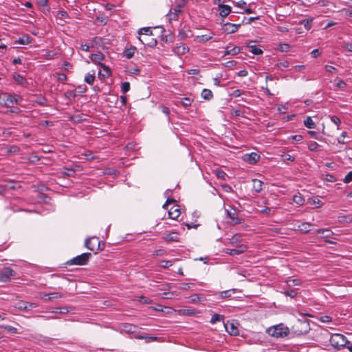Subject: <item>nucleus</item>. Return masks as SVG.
<instances>
[{"label": "nucleus", "instance_id": "obj_33", "mask_svg": "<svg viewBox=\"0 0 352 352\" xmlns=\"http://www.w3.org/2000/svg\"><path fill=\"white\" fill-rule=\"evenodd\" d=\"M212 38V34L197 36L195 40L199 43H205Z\"/></svg>", "mask_w": 352, "mask_h": 352}, {"label": "nucleus", "instance_id": "obj_28", "mask_svg": "<svg viewBox=\"0 0 352 352\" xmlns=\"http://www.w3.org/2000/svg\"><path fill=\"white\" fill-rule=\"evenodd\" d=\"M197 313V311L195 309H183L179 310V314L182 316H192L195 315Z\"/></svg>", "mask_w": 352, "mask_h": 352}, {"label": "nucleus", "instance_id": "obj_41", "mask_svg": "<svg viewBox=\"0 0 352 352\" xmlns=\"http://www.w3.org/2000/svg\"><path fill=\"white\" fill-rule=\"evenodd\" d=\"M138 34H144L146 36H151L153 34L152 30L150 27L142 28L138 30Z\"/></svg>", "mask_w": 352, "mask_h": 352}, {"label": "nucleus", "instance_id": "obj_4", "mask_svg": "<svg viewBox=\"0 0 352 352\" xmlns=\"http://www.w3.org/2000/svg\"><path fill=\"white\" fill-rule=\"evenodd\" d=\"M85 245L89 250L91 251H96V252L102 250L104 246V244L102 243L97 237L87 239L85 240Z\"/></svg>", "mask_w": 352, "mask_h": 352}, {"label": "nucleus", "instance_id": "obj_48", "mask_svg": "<svg viewBox=\"0 0 352 352\" xmlns=\"http://www.w3.org/2000/svg\"><path fill=\"white\" fill-rule=\"evenodd\" d=\"M2 327L8 332V333H17V329L14 327H12V326H10V325H4V326H2Z\"/></svg>", "mask_w": 352, "mask_h": 352}, {"label": "nucleus", "instance_id": "obj_36", "mask_svg": "<svg viewBox=\"0 0 352 352\" xmlns=\"http://www.w3.org/2000/svg\"><path fill=\"white\" fill-rule=\"evenodd\" d=\"M240 52V48L239 47H234L231 49H228V47H226V50L224 53V56L226 55H236Z\"/></svg>", "mask_w": 352, "mask_h": 352}, {"label": "nucleus", "instance_id": "obj_13", "mask_svg": "<svg viewBox=\"0 0 352 352\" xmlns=\"http://www.w3.org/2000/svg\"><path fill=\"white\" fill-rule=\"evenodd\" d=\"M120 330L123 332L127 333H135L137 332L138 327L129 324V323H123L120 325Z\"/></svg>", "mask_w": 352, "mask_h": 352}, {"label": "nucleus", "instance_id": "obj_2", "mask_svg": "<svg viewBox=\"0 0 352 352\" xmlns=\"http://www.w3.org/2000/svg\"><path fill=\"white\" fill-rule=\"evenodd\" d=\"M266 332L270 336L276 338H285L289 333V329L283 323L272 326L267 329Z\"/></svg>", "mask_w": 352, "mask_h": 352}, {"label": "nucleus", "instance_id": "obj_15", "mask_svg": "<svg viewBox=\"0 0 352 352\" xmlns=\"http://www.w3.org/2000/svg\"><path fill=\"white\" fill-rule=\"evenodd\" d=\"M247 47L250 49V52L254 55H260L263 54V50L258 47L255 44L254 41H250L247 43Z\"/></svg>", "mask_w": 352, "mask_h": 352}, {"label": "nucleus", "instance_id": "obj_47", "mask_svg": "<svg viewBox=\"0 0 352 352\" xmlns=\"http://www.w3.org/2000/svg\"><path fill=\"white\" fill-rule=\"evenodd\" d=\"M76 170H78V168H64V171H63V174L67 175V176H69V177H74L75 172H76Z\"/></svg>", "mask_w": 352, "mask_h": 352}, {"label": "nucleus", "instance_id": "obj_27", "mask_svg": "<svg viewBox=\"0 0 352 352\" xmlns=\"http://www.w3.org/2000/svg\"><path fill=\"white\" fill-rule=\"evenodd\" d=\"M252 189L256 192H260L262 190L263 182L258 179L252 180Z\"/></svg>", "mask_w": 352, "mask_h": 352}, {"label": "nucleus", "instance_id": "obj_37", "mask_svg": "<svg viewBox=\"0 0 352 352\" xmlns=\"http://www.w3.org/2000/svg\"><path fill=\"white\" fill-rule=\"evenodd\" d=\"M241 236L240 235L236 234L229 239L228 243L231 245L236 246L238 243L241 242Z\"/></svg>", "mask_w": 352, "mask_h": 352}, {"label": "nucleus", "instance_id": "obj_50", "mask_svg": "<svg viewBox=\"0 0 352 352\" xmlns=\"http://www.w3.org/2000/svg\"><path fill=\"white\" fill-rule=\"evenodd\" d=\"M324 179L329 182H335L336 178L331 174L327 173L323 175Z\"/></svg>", "mask_w": 352, "mask_h": 352}, {"label": "nucleus", "instance_id": "obj_42", "mask_svg": "<svg viewBox=\"0 0 352 352\" xmlns=\"http://www.w3.org/2000/svg\"><path fill=\"white\" fill-rule=\"evenodd\" d=\"M282 293L284 294L286 296H289L292 298H294L298 294L297 289L285 290L284 292H282Z\"/></svg>", "mask_w": 352, "mask_h": 352}, {"label": "nucleus", "instance_id": "obj_1", "mask_svg": "<svg viewBox=\"0 0 352 352\" xmlns=\"http://www.w3.org/2000/svg\"><path fill=\"white\" fill-rule=\"evenodd\" d=\"M301 318H298L292 327V330L296 335L300 336L307 334L310 331L309 320L305 318V316L311 315L308 314H301Z\"/></svg>", "mask_w": 352, "mask_h": 352}, {"label": "nucleus", "instance_id": "obj_26", "mask_svg": "<svg viewBox=\"0 0 352 352\" xmlns=\"http://www.w3.org/2000/svg\"><path fill=\"white\" fill-rule=\"evenodd\" d=\"M89 58L93 63H94L96 64H100V62L104 60V56L100 53L92 54L90 55Z\"/></svg>", "mask_w": 352, "mask_h": 352}, {"label": "nucleus", "instance_id": "obj_3", "mask_svg": "<svg viewBox=\"0 0 352 352\" xmlns=\"http://www.w3.org/2000/svg\"><path fill=\"white\" fill-rule=\"evenodd\" d=\"M331 345L336 350H341L347 344V338L342 334L334 333L329 340Z\"/></svg>", "mask_w": 352, "mask_h": 352}, {"label": "nucleus", "instance_id": "obj_35", "mask_svg": "<svg viewBox=\"0 0 352 352\" xmlns=\"http://www.w3.org/2000/svg\"><path fill=\"white\" fill-rule=\"evenodd\" d=\"M303 123L304 125L308 129H314L316 127V124L310 116H307L304 120Z\"/></svg>", "mask_w": 352, "mask_h": 352}, {"label": "nucleus", "instance_id": "obj_12", "mask_svg": "<svg viewBox=\"0 0 352 352\" xmlns=\"http://www.w3.org/2000/svg\"><path fill=\"white\" fill-rule=\"evenodd\" d=\"M243 160L245 162L253 164L260 160V155L256 153L252 152L249 154H245L243 156Z\"/></svg>", "mask_w": 352, "mask_h": 352}, {"label": "nucleus", "instance_id": "obj_63", "mask_svg": "<svg viewBox=\"0 0 352 352\" xmlns=\"http://www.w3.org/2000/svg\"><path fill=\"white\" fill-rule=\"evenodd\" d=\"M287 108L285 104H279L278 107V111L280 113H286Z\"/></svg>", "mask_w": 352, "mask_h": 352}, {"label": "nucleus", "instance_id": "obj_20", "mask_svg": "<svg viewBox=\"0 0 352 352\" xmlns=\"http://www.w3.org/2000/svg\"><path fill=\"white\" fill-rule=\"evenodd\" d=\"M180 209L179 206H173L168 211V216L173 219H177L180 215Z\"/></svg>", "mask_w": 352, "mask_h": 352}, {"label": "nucleus", "instance_id": "obj_5", "mask_svg": "<svg viewBox=\"0 0 352 352\" xmlns=\"http://www.w3.org/2000/svg\"><path fill=\"white\" fill-rule=\"evenodd\" d=\"M91 256V254L89 252L82 253V254L78 255L67 261V263L69 265H84L87 263Z\"/></svg>", "mask_w": 352, "mask_h": 352}, {"label": "nucleus", "instance_id": "obj_21", "mask_svg": "<svg viewBox=\"0 0 352 352\" xmlns=\"http://www.w3.org/2000/svg\"><path fill=\"white\" fill-rule=\"evenodd\" d=\"M33 38L28 34H24L15 41V43L21 45H28L33 41Z\"/></svg>", "mask_w": 352, "mask_h": 352}, {"label": "nucleus", "instance_id": "obj_59", "mask_svg": "<svg viewBox=\"0 0 352 352\" xmlns=\"http://www.w3.org/2000/svg\"><path fill=\"white\" fill-rule=\"evenodd\" d=\"M192 299H191V301L192 302H198V301H201L203 300L204 299V297L203 296H200L197 294H194L191 296Z\"/></svg>", "mask_w": 352, "mask_h": 352}, {"label": "nucleus", "instance_id": "obj_16", "mask_svg": "<svg viewBox=\"0 0 352 352\" xmlns=\"http://www.w3.org/2000/svg\"><path fill=\"white\" fill-rule=\"evenodd\" d=\"M219 15L222 17H226L232 11V8L228 5L219 4Z\"/></svg>", "mask_w": 352, "mask_h": 352}, {"label": "nucleus", "instance_id": "obj_62", "mask_svg": "<svg viewBox=\"0 0 352 352\" xmlns=\"http://www.w3.org/2000/svg\"><path fill=\"white\" fill-rule=\"evenodd\" d=\"M162 263L163 264L161 265V267L163 268H168L173 265V262L171 261H162Z\"/></svg>", "mask_w": 352, "mask_h": 352}, {"label": "nucleus", "instance_id": "obj_56", "mask_svg": "<svg viewBox=\"0 0 352 352\" xmlns=\"http://www.w3.org/2000/svg\"><path fill=\"white\" fill-rule=\"evenodd\" d=\"M290 46L287 43H282L279 45V49L281 52H288L289 50Z\"/></svg>", "mask_w": 352, "mask_h": 352}, {"label": "nucleus", "instance_id": "obj_57", "mask_svg": "<svg viewBox=\"0 0 352 352\" xmlns=\"http://www.w3.org/2000/svg\"><path fill=\"white\" fill-rule=\"evenodd\" d=\"M178 37L179 38L180 40H184L187 37H188V35L186 31L181 30L179 32Z\"/></svg>", "mask_w": 352, "mask_h": 352}, {"label": "nucleus", "instance_id": "obj_24", "mask_svg": "<svg viewBox=\"0 0 352 352\" xmlns=\"http://www.w3.org/2000/svg\"><path fill=\"white\" fill-rule=\"evenodd\" d=\"M95 74H96V72L94 70H92L91 72H88L85 76L84 81L89 85H93V83L95 80V78H96Z\"/></svg>", "mask_w": 352, "mask_h": 352}, {"label": "nucleus", "instance_id": "obj_61", "mask_svg": "<svg viewBox=\"0 0 352 352\" xmlns=\"http://www.w3.org/2000/svg\"><path fill=\"white\" fill-rule=\"evenodd\" d=\"M283 157L284 162H294L295 160V157L291 155L286 154L282 156Z\"/></svg>", "mask_w": 352, "mask_h": 352}, {"label": "nucleus", "instance_id": "obj_31", "mask_svg": "<svg viewBox=\"0 0 352 352\" xmlns=\"http://www.w3.org/2000/svg\"><path fill=\"white\" fill-rule=\"evenodd\" d=\"M312 226L311 223L308 222H304L302 223L300 226H298V230L303 232V233H307L310 230V227Z\"/></svg>", "mask_w": 352, "mask_h": 352}, {"label": "nucleus", "instance_id": "obj_6", "mask_svg": "<svg viewBox=\"0 0 352 352\" xmlns=\"http://www.w3.org/2000/svg\"><path fill=\"white\" fill-rule=\"evenodd\" d=\"M186 3V1L182 0L181 3H177L176 6L170 10L169 13L167 14L169 20L177 21L178 19V16L182 13V8Z\"/></svg>", "mask_w": 352, "mask_h": 352}, {"label": "nucleus", "instance_id": "obj_34", "mask_svg": "<svg viewBox=\"0 0 352 352\" xmlns=\"http://www.w3.org/2000/svg\"><path fill=\"white\" fill-rule=\"evenodd\" d=\"M313 20V18L305 19L302 20L300 24L302 25L307 30H309L311 28Z\"/></svg>", "mask_w": 352, "mask_h": 352}, {"label": "nucleus", "instance_id": "obj_46", "mask_svg": "<svg viewBox=\"0 0 352 352\" xmlns=\"http://www.w3.org/2000/svg\"><path fill=\"white\" fill-rule=\"evenodd\" d=\"M194 285H195L193 283H182L178 286V289H182V290H188V289H191L192 287H194Z\"/></svg>", "mask_w": 352, "mask_h": 352}, {"label": "nucleus", "instance_id": "obj_30", "mask_svg": "<svg viewBox=\"0 0 352 352\" xmlns=\"http://www.w3.org/2000/svg\"><path fill=\"white\" fill-rule=\"evenodd\" d=\"M201 98L210 100L213 98V94L210 89H204L201 94Z\"/></svg>", "mask_w": 352, "mask_h": 352}, {"label": "nucleus", "instance_id": "obj_58", "mask_svg": "<svg viewBox=\"0 0 352 352\" xmlns=\"http://www.w3.org/2000/svg\"><path fill=\"white\" fill-rule=\"evenodd\" d=\"M343 182L344 183H349L352 182V171H350L347 173V175L343 179Z\"/></svg>", "mask_w": 352, "mask_h": 352}, {"label": "nucleus", "instance_id": "obj_10", "mask_svg": "<svg viewBox=\"0 0 352 352\" xmlns=\"http://www.w3.org/2000/svg\"><path fill=\"white\" fill-rule=\"evenodd\" d=\"M5 104L4 106L6 107H10V104H17L19 102L22 100V98L17 94H4Z\"/></svg>", "mask_w": 352, "mask_h": 352}, {"label": "nucleus", "instance_id": "obj_17", "mask_svg": "<svg viewBox=\"0 0 352 352\" xmlns=\"http://www.w3.org/2000/svg\"><path fill=\"white\" fill-rule=\"evenodd\" d=\"M38 307L34 302H21L19 303L18 309L20 310H30Z\"/></svg>", "mask_w": 352, "mask_h": 352}, {"label": "nucleus", "instance_id": "obj_43", "mask_svg": "<svg viewBox=\"0 0 352 352\" xmlns=\"http://www.w3.org/2000/svg\"><path fill=\"white\" fill-rule=\"evenodd\" d=\"M336 86L341 89H344L346 87V83L341 78H337L335 79Z\"/></svg>", "mask_w": 352, "mask_h": 352}, {"label": "nucleus", "instance_id": "obj_14", "mask_svg": "<svg viewBox=\"0 0 352 352\" xmlns=\"http://www.w3.org/2000/svg\"><path fill=\"white\" fill-rule=\"evenodd\" d=\"M166 242H177L179 239V234L176 232H170L163 236Z\"/></svg>", "mask_w": 352, "mask_h": 352}, {"label": "nucleus", "instance_id": "obj_51", "mask_svg": "<svg viewBox=\"0 0 352 352\" xmlns=\"http://www.w3.org/2000/svg\"><path fill=\"white\" fill-rule=\"evenodd\" d=\"M330 120L333 123L338 126V129H339V125L341 124L340 119L336 116H331Z\"/></svg>", "mask_w": 352, "mask_h": 352}, {"label": "nucleus", "instance_id": "obj_60", "mask_svg": "<svg viewBox=\"0 0 352 352\" xmlns=\"http://www.w3.org/2000/svg\"><path fill=\"white\" fill-rule=\"evenodd\" d=\"M289 67V63L288 61H283L280 62L278 64V67L279 69L288 68Z\"/></svg>", "mask_w": 352, "mask_h": 352}, {"label": "nucleus", "instance_id": "obj_39", "mask_svg": "<svg viewBox=\"0 0 352 352\" xmlns=\"http://www.w3.org/2000/svg\"><path fill=\"white\" fill-rule=\"evenodd\" d=\"M293 201L295 204H296L298 206H302L305 203V199L300 194L294 195Z\"/></svg>", "mask_w": 352, "mask_h": 352}, {"label": "nucleus", "instance_id": "obj_8", "mask_svg": "<svg viewBox=\"0 0 352 352\" xmlns=\"http://www.w3.org/2000/svg\"><path fill=\"white\" fill-rule=\"evenodd\" d=\"M248 249L247 245L245 244H239L234 248H226L224 252L231 256L239 255L245 252Z\"/></svg>", "mask_w": 352, "mask_h": 352}, {"label": "nucleus", "instance_id": "obj_64", "mask_svg": "<svg viewBox=\"0 0 352 352\" xmlns=\"http://www.w3.org/2000/svg\"><path fill=\"white\" fill-rule=\"evenodd\" d=\"M54 312L65 314V313L68 312V309L66 307H57V308H56V310Z\"/></svg>", "mask_w": 352, "mask_h": 352}, {"label": "nucleus", "instance_id": "obj_53", "mask_svg": "<svg viewBox=\"0 0 352 352\" xmlns=\"http://www.w3.org/2000/svg\"><path fill=\"white\" fill-rule=\"evenodd\" d=\"M342 47L344 50L352 52V43L349 42H344Z\"/></svg>", "mask_w": 352, "mask_h": 352}, {"label": "nucleus", "instance_id": "obj_11", "mask_svg": "<svg viewBox=\"0 0 352 352\" xmlns=\"http://www.w3.org/2000/svg\"><path fill=\"white\" fill-rule=\"evenodd\" d=\"M241 23L234 24L231 23H226L222 25V30L227 34H233L238 31Z\"/></svg>", "mask_w": 352, "mask_h": 352}, {"label": "nucleus", "instance_id": "obj_22", "mask_svg": "<svg viewBox=\"0 0 352 352\" xmlns=\"http://www.w3.org/2000/svg\"><path fill=\"white\" fill-rule=\"evenodd\" d=\"M315 232L318 234H321L323 238H331L333 235V232L329 228L318 229Z\"/></svg>", "mask_w": 352, "mask_h": 352}, {"label": "nucleus", "instance_id": "obj_40", "mask_svg": "<svg viewBox=\"0 0 352 352\" xmlns=\"http://www.w3.org/2000/svg\"><path fill=\"white\" fill-rule=\"evenodd\" d=\"M135 47H131L130 48H128V49H126L124 51V56L126 58H131L134 55V53H135Z\"/></svg>", "mask_w": 352, "mask_h": 352}, {"label": "nucleus", "instance_id": "obj_44", "mask_svg": "<svg viewBox=\"0 0 352 352\" xmlns=\"http://www.w3.org/2000/svg\"><path fill=\"white\" fill-rule=\"evenodd\" d=\"M192 102H193V99L188 98V97H185V98H181V100H180L181 104L185 107L190 106Z\"/></svg>", "mask_w": 352, "mask_h": 352}, {"label": "nucleus", "instance_id": "obj_55", "mask_svg": "<svg viewBox=\"0 0 352 352\" xmlns=\"http://www.w3.org/2000/svg\"><path fill=\"white\" fill-rule=\"evenodd\" d=\"M320 320L322 322H324V323H329L330 322H331L332 320V318L331 316H328V315H324V316H322L320 318Z\"/></svg>", "mask_w": 352, "mask_h": 352}, {"label": "nucleus", "instance_id": "obj_32", "mask_svg": "<svg viewBox=\"0 0 352 352\" xmlns=\"http://www.w3.org/2000/svg\"><path fill=\"white\" fill-rule=\"evenodd\" d=\"M224 316L223 315H220V314H214L212 315L210 320V322L211 324H215L217 323V322H223L224 321Z\"/></svg>", "mask_w": 352, "mask_h": 352}, {"label": "nucleus", "instance_id": "obj_54", "mask_svg": "<svg viewBox=\"0 0 352 352\" xmlns=\"http://www.w3.org/2000/svg\"><path fill=\"white\" fill-rule=\"evenodd\" d=\"M325 70L327 72L335 74L338 72V69L331 65H325Z\"/></svg>", "mask_w": 352, "mask_h": 352}, {"label": "nucleus", "instance_id": "obj_52", "mask_svg": "<svg viewBox=\"0 0 352 352\" xmlns=\"http://www.w3.org/2000/svg\"><path fill=\"white\" fill-rule=\"evenodd\" d=\"M288 139L292 140L293 142H300L303 140V138L301 135H294L289 137Z\"/></svg>", "mask_w": 352, "mask_h": 352}, {"label": "nucleus", "instance_id": "obj_49", "mask_svg": "<svg viewBox=\"0 0 352 352\" xmlns=\"http://www.w3.org/2000/svg\"><path fill=\"white\" fill-rule=\"evenodd\" d=\"M130 90V83L129 82H124L121 85V91L125 94Z\"/></svg>", "mask_w": 352, "mask_h": 352}, {"label": "nucleus", "instance_id": "obj_23", "mask_svg": "<svg viewBox=\"0 0 352 352\" xmlns=\"http://www.w3.org/2000/svg\"><path fill=\"white\" fill-rule=\"evenodd\" d=\"M49 0H36V3L39 7V9L44 13L50 12V8L48 7Z\"/></svg>", "mask_w": 352, "mask_h": 352}, {"label": "nucleus", "instance_id": "obj_9", "mask_svg": "<svg viewBox=\"0 0 352 352\" xmlns=\"http://www.w3.org/2000/svg\"><path fill=\"white\" fill-rule=\"evenodd\" d=\"M227 215L229 218V223L232 225H238L241 223V219L239 217L238 213L236 210L231 208L230 210H226Z\"/></svg>", "mask_w": 352, "mask_h": 352}, {"label": "nucleus", "instance_id": "obj_7", "mask_svg": "<svg viewBox=\"0 0 352 352\" xmlns=\"http://www.w3.org/2000/svg\"><path fill=\"white\" fill-rule=\"evenodd\" d=\"M15 276V272L11 267H4L0 271V282L7 283L10 278Z\"/></svg>", "mask_w": 352, "mask_h": 352}, {"label": "nucleus", "instance_id": "obj_25", "mask_svg": "<svg viewBox=\"0 0 352 352\" xmlns=\"http://www.w3.org/2000/svg\"><path fill=\"white\" fill-rule=\"evenodd\" d=\"M44 296H45V298H44L45 300H51L53 299L63 298L64 296V295L59 292H54V293L45 294L44 295Z\"/></svg>", "mask_w": 352, "mask_h": 352}, {"label": "nucleus", "instance_id": "obj_18", "mask_svg": "<svg viewBox=\"0 0 352 352\" xmlns=\"http://www.w3.org/2000/svg\"><path fill=\"white\" fill-rule=\"evenodd\" d=\"M285 283L287 284V286L289 287H292L293 286H300L302 284V281L300 278H292L291 277H287Z\"/></svg>", "mask_w": 352, "mask_h": 352}, {"label": "nucleus", "instance_id": "obj_19", "mask_svg": "<svg viewBox=\"0 0 352 352\" xmlns=\"http://www.w3.org/2000/svg\"><path fill=\"white\" fill-rule=\"evenodd\" d=\"M188 51L189 48L184 45L175 46L173 48V53L178 56L185 54Z\"/></svg>", "mask_w": 352, "mask_h": 352}, {"label": "nucleus", "instance_id": "obj_45", "mask_svg": "<svg viewBox=\"0 0 352 352\" xmlns=\"http://www.w3.org/2000/svg\"><path fill=\"white\" fill-rule=\"evenodd\" d=\"M320 146L316 142L314 141H311L308 143V148L311 151H317L319 149Z\"/></svg>", "mask_w": 352, "mask_h": 352}, {"label": "nucleus", "instance_id": "obj_38", "mask_svg": "<svg viewBox=\"0 0 352 352\" xmlns=\"http://www.w3.org/2000/svg\"><path fill=\"white\" fill-rule=\"evenodd\" d=\"M235 292H236V289H235L223 291V292H220L219 296L221 298H229V297H230L232 296V294H234Z\"/></svg>", "mask_w": 352, "mask_h": 352}, {"label": "nucleus", "instance_id": "obj_29", "mask_svg": "<svg viewBox=\"0 0 352 352\" xmlns=\"http://www.w3.org/2000/svg\"><path fill=\"white\" fill-rule=\"evenodd\" d=\"M13 78L18 85L25 86L27 84L25 78L20 74H15L13 76Z\"/></svg>", "mask_w": 352, "mask_h": 352}]
</instances>
